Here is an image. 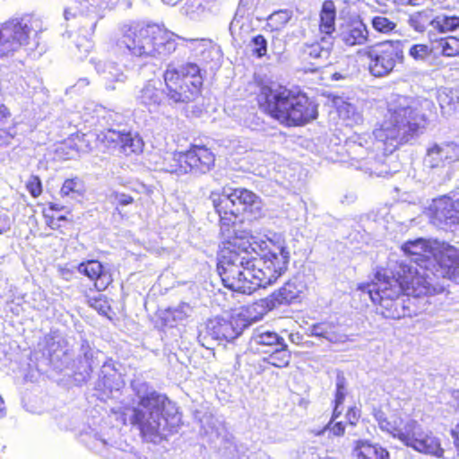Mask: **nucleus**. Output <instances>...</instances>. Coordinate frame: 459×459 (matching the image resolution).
I'll return each instance as SVG.
<instances>
[{
	"instance_id": "dca6fc26",
	"label": "nucleus",
	"mask_w": 459,
	"mask_h": 459,
	"mask_svg": "<svg viewBox=\"0 0 459 459\" xmlns=\"http://www.w3.org/2000/svg\"><path fill=\"white\" fill-rule=\"evenodd\" d=\"M97 140L103 152L117 151L125 157L139 155L144 149L143 138L133 131L106 129L98 134Z\"/></svg>"
},
{
	"instance_id": "a211bd4d",
	"label": "nucleus",
	"mask_w": 459,
	"mask_h": 459,
	"mask_svg": "<svg viewBox=\"0 0 459 459\" xmlns=\"http://www.w3.org/2000/svg\"><path fill=\"white\" fill-rule=\"evenodd\" d=\"M77 271L81 275L87 277L92 281L94 290L97 292H103L114 282L111 269L97 259L82 261L77 265Z\"/></svg>"
},
{
	"instance_id": "a19ab883",
	"label": "nucleus",
	"mask_w": 459,
	"mask_h": 459,
	"mask_svg": "<svg viewBox=\"0 0 459 459\" xmlns=\"http://www.w3.org/2000/svg\"><path fill=\"white\" fill-rule=\"evenodd\" d=\"M372 28L379 33L389 34L396 29V22L384 15H376L371 19Z\"/></svg>"
},
{
	"instance_id": "f03ea898",
	"label": "nucleus",
	"mask_w": 459,
	"mask_h": 459,
	"mask_svg": "<svg viewBox=\"0 0 459 459\" xmlns=\"http://www.w3.org/2000/svg\"><path fill=\"white\" fill-rule=\"evenodd\" d=\"M249 247L250 237L245 231L221 241L217 271L222 285L233 292L250 295L258 290Z\"/></svg>"
},
{
	"instance_id": "1a4fd4ad",
	"label": "nucleus",
	"mask_w": 459,
	"mask_h": 459,
	"mask_svg": "<svg viewBox=\"0 0 459 459\" xmlns=\"http://www.w3.org/2000/svg\"><path fill=\"white\" fill-rule=\"evenodd\" d=\"M440 277L442 278L439 269L429 265L401 264L396 272V282L403 295L413 298L442 293L445 286L439 282Z\"/></svg>"
},
{
	"instance_id": "2f4dec72",
	"label": "nucleus",
	"mask_w": 459,
	"mask_h": 459,
	"mask_svg": "<svg viewBox=\"0 0 459 459\" xmlns=\"http://www.w3.org/2000/svg\"><path fill=\"white\" fill-rule=\"evenodd\" d=\"M13 115L8 106L0 103V144H9L15 137L16 133L11 127H5L4 125L13 120ZM14 126H13V129Z\"/></svg>"
},
{
	"instance_id": "e433bc0d",
	"label": "nucleus",
	"mask_w": 459,
	"mask_h": 459,
	"mask_svg": "<svg viewBox=\"0 0 459 459\" xmlns=\"http://www.w3.org/2000/svg\"><path fill=\"white\" fill-rule=\"evenodd\" d=\"M437 43L443 56L448 57L459 56V39L457 37L440 38L437 40Z\"/></svg>"
},
{
	"instance_id": "72a5a7b5",
	"label": "nucleus",
	"mask_w": 459,
	"mask_h": 459,
	"mask_svg": "<svg viewBox=\"0 0 459 459\" xmlns=\"http://www.w3.org/2000/svg\"><path fill=\"white\" fill-rule=\"evenodd\" d=\"M46 225L53 230L65 233V230L72 224V220L65 215L54 212H43Z\"/></svg>"
},
{
	"instance_id": "864d4df0",
	"label": "nucleus",
	"mask_w": 459,
	"mask_h": 459,
	"mask_svg": "<svg viewBox=\"0 0 459 459\" xmlns=\"http://www.w3.org/2000/svg\"><path fill=\"white\" fill-rule=\"evenodd\" d=\"M165 4L169 5H174L178 3V0H162Z\"/></svg>"
},
{
	"instance_id": "9d476101",
	"label": "nucleus",
	"mask_w": 459,
	"mask_h": 459,
	"mask_svg": "<svg viewBox=\"0 0 459 459\" xmlns=\"http://www.w3.org/2000/svg\"><path fill=\"white\" fill-rule=\"evenodd\" d=\"M419 129L417 114L410 106L389 103L379 126L375 129V136L385 143L406 140Z\"/></svg>"
},
{
	"instance_id": "79ce46f5",
	"label": "nucleus",
	"mask_w": 459,
	"mask_h": 459,
	"mask_svg": "<svg viewBox=\"0 0 459 459\" xmlns=\"http://www.w3.org/2000/svg\"><path fill=\"white\" fill-rule=\"evenodd\" d=\"M252 55L256 58H262L267 55V40L264 35L258 34L251 39Z\"/></svg>"
},
{
	"instance_id": "39448f33",
	"label": "nucleus",
	"mask_w": 459,
	"mask_h": 459,
	"mask_svg": "<svg viewBox=\"0 0 459 459\" xmlns=\"http://www.w3.org/2000/svg\"><path fill=\"white\" fill-rule=\"evenodd\" d=\"M249 251L257 289L274 283L287 270L289 252L280 239L269 237L250 240Z\"/></svg>"
},
{
	"instance_id": "4be33fe9",
	"label": "nucleus",
	"mask_w": 459,
	"mask_h": 459,
	"mask_svg": "<svg viewBox=\"0 0 459 459\" xmlns=\"http://www.w3.org/2000/svg\"><path fill=\"white\" fill-rule=\"evenodd\" d=\"M429 217L446 225L459 223V199L453 200L448 195H441L433 199L429 207Z\"/></svg>"
},
{
	"instance_id": "7c9ffc66",
	"label": "nucleus",
	"mask_w": 459,
	"mask_h": 459,
	"mask_svg": "<svg viewBox=\"0 0 459 459\" xmlns=\"http://www.w3.org/2000/svg\"><path fill=\"white\" fill-rule=\"evenodd\" d=\"M292 18V12L288 9H281L272 13L266 19L265 30L270 32L282 30Z\"/></svg>"
},
{
	"instance_id": "4c0bfd02",
	"label": "nucleus",
	"mask_w": 459,
	"mask_h": 459,
	"mask_svg": "<svg viewBox=\"0 0 459 459\" xmlns=\"http://www.w3.org/2000/svg\"><path fill=\"white\" fill-rule=\"evenodd\" d=\"M255 342L258 345L268 347V350L280 347L285 344L284 339L274 332H263L256 335Z\"/></svg>"
},
{
	"instance_id": "412c9836",
	"label": "nucleus",
	"mask_w": 459,
	"mask_h": 459,
	"mask_svg": "<svg viewBox=\"0 0 459 459\" xmlns=\"http://www.w3.org/2000/svg\"><path fill=\"white\" fill-rule=\"evenodd\" d=\"M459 160V145L453 143H435L427 150L424 165L429 169L445 168Z\"/></svg>"
},
{
	"instance_id": "393cba45",
	"label": "nucleus",
	"mask_w": 459,
	"mask_h": 459,
	"mask_svg": "<svg viewBox=\"0 0 459 459\" xmlns=\"http://www.w3.org/2000/svg\"><path fill=\"white\" fill-rule=\"evenodd\" d=\"M86 138L87 134L81 132L72 134L61 143L57 151L66 156L87 152L91 150V145Z\"/></svg>"
},
{
	"instance_id": "c03bdc74",
	"label": "nucleus",
	"mask_w": 459,
	"mask_h": 459,
	"mask_svg": "<svg viewBox=\"0 0 459 459\" xmlns=\"http://www.w3.org/2000/svg\"><path fill=\"white\" fill-rule=\"evenodd\" d=\"M25 187L33 198L39 197L43 193V185L38 175H31L26 182Z\"/></svg>"
},
{
	"instance_id": "a878e982",
	"label": "nucleus",
	"mask_w": 459,
	"mask_h": 459,
	"mask_svg": "<svg viewBox=\"0 0 459 459\" xmlns=\"http://www.w3.org/2000/svg\"><path fill=\"white\" fill-rule=\"evenodd\" d=\"M353 455L357 459H389V452L385 448L367 440L355 442Z\"/></svg>"
},
{
	"instance_id": "20e7f679",
	"label": "nucleus",
	"mask_w": 459,
	"mask_h": 459,
	"mask_svg": "<svg viewBox=\"0 0 459 459\" xmlns=\"http://www.w3.org/2000/svg\"><path fill=\"white\" fill-rule=\"evenodd\" d=\"M373 416L383 431L399 439L405 446L437 457L443 455L444 449L439 439L431 433L424 432L417 420H403L398 411L387 413L382 408H375Z\"/></svg>"
},
{
	"instance_id": "6e6552de",
	"label": "nucleus",
	"mask_w": 459,
	"mask_h": 459,
	"mask_svg": "<svg viewBox=\"0 0 459 459\" xmlns=\"http://www.w3.org/2000/svg\"><path fill=\"white\" fill-rule=\"evenodd\" d=\"M174 34L158 23H136L123 36V43L136 56H158L176 50Z\"/></svg>"
},
{
	"instance_id": "5fc2aeb1",
	"label": "nucleus",
	"mask_w": 459,
	"mask_h": 459,
	"mask_svg": "<svg viewBox=\"0 0 459 459\" xmlns=\"http://www.w3.org/2000/svg\"><path fill=\"white\" fill-rule=\"evenodd\" d=\"M343 3L347 4L349 3L351 0H342Z\"/></svg>"
},
{
	"instance_id": "09e8293b",
	"label": "nucleus",
	"mask_w": 459,
	"mask_h": 459,
	"mask_svg": "<svg viewBox=\"0 0 459 459\" xmlns=\"http://www.w3.org/2000/svg\"><path fill=\"white\" fill-rule=\"evenodd\" d=\"M451 436L454 440V445L456 449L457 455L459 457V421L456 423L455 427L451 430Z\"/></svg>"
},
{
	"instance_id": "58836bf2",
	"label": "nucleus",
	"mask_w": 459,
	"mask_h": 459,
	"mask_svg": "<svg viewBox=\"0 0 459 459\" xmlns=\"http://www.w3.org/2000/svg\"><path fill=\"white\" fill-rule=\"evenodd\" d=\"M331 417L330 421L320 430H317V436L321 438H334L342 437L345 433V425L342 421L334 422Z\"/></svg>"
},
{
	"instance_id": "ea45409f",
	"label": "nucleus",
	"mask_w": 459,
	"mask_h": 459,
	"mask_svg": "<svg viewBox=\"0 0 459 459\" xmlns=\"http://www.w3.org/2000/svg\"><path fill=\"white\" fill-rule=\"evenodd\" d=\"M83 183L79 177L66 178L63 182L59 194L62 197L74 196L82 193Z\"/></svg>"
},
{
	"instance_id": "de8ad7c7",
	"label": "nucleus",
	"mask_w": 459,
	"mask_h": 459,
	"mask_svg": "<svg viewBox=\"0 0 459 459\" xmlns=\"http://www.w3.org/2000/svg\"><path fill=\"white\" fill-rule=\"evenodd\" d=\"M11 229V222L8 216H0V234L9 231Z\"/></svg>"
},
{
	"instance_id": "f3484780",
	"label": "nucleus",
	"mask_w": 459,
	"mask_h": 459,
	"mask_svg": "<svg viewBox=\"0 0 459 459\" xmlns=\"http://www.w3.org/2000/svg\"><path fill=\"white\" fill-rule=\"evenodd\" d=\"M240 321L238 316H230L229 319L211 318L206 322L204 337L219 342H230L242 333L243 326Z\"/></svg>"
},
{
	"instance_id": "4468645a",
	"label": "nucleus",
	"mask_w": 459,
	"mask_h": 459,
	"mask_svg": "<svg viewBox=\"0 0 459 459\" xmlns=\"http://www.w3.org/2000/svg\"><path fill=\"white\" fill-rule=\"evenodd\" d=\"M307 292V287L303 281L292 278L277 290L249 306L248 309L257 312L256 315L251 317V320L258 321L262 319L265 314L277 307L300 302L306 297Z\"/></svg>"
},
{
	"instance_id": "2eb2a0df",
	"label": "nucleus",
	"mask_w": 459,
	"mask_h": 459,
	"mask_svg": "<svg viewBox=\"0 0 459 459\" xmlns=\"http://www.w3.org/2000/svg\"><path fill=\"white\" fill-rule=\"evenodd\" d=\"M27 16L11 17L0 23V58L7 57L30 44L32 32Z\"/></svg>"
},
{
	"instance_id": "6ab92c4d",
	"label": "nucleus",
	"mask_w": 459,
	"mask_h": 459,
	"mask_svg": "<svg viewBox=\"0 0 459 459\" xmlns=\"http://www.w3.org/2000/svg\"><path fill=\"white\" fill-rule=\"evenodd\" d=\"M340 40L346 47L363 46L369 40V31L359 15L348 17L340 25Z\"/></svg>"
},
{
	"instance_id": "f8f14e48",
	"label": "nucleus",
	"mask_w": 459,
	"mask_h": 459,
	"mask_svg": "<svg viewBox=\"0 0 459 459\" xmlns=\"http://www.w3.org/2000/svg\"><path fill=\"white\" fill-rule=\"evenodd\" d=\"M167 402V396L156 391L140 397L139 407L132 409L130 423L138 429L142 437H156L160 435V419Z\"/></svg>"
},
{
	"instance_id": "8fccbe9b",
	"label": "nucleus",
	"mask_w": 459,
	"mask_h": 459,
	"mask_svg": "<svg viewBox=\"0 0 459 459\" xmlns=\"http://www.w3.org/2000/svg\"><path fill=\"white\" fill-rule=\"evenodd\" d=\"M63 209H64L63 205H61L59 204H56V203L50 202V203L48 204V207L43 210L42 213L43 212L58 213Z\"/></svg>"
},
{
	"instance_id": "f704fd0d",
	"label": "nucleus",
	"mask_w": 459,
	"mask_h": 459,
	"mask_svg": "<svg viewBox=\"0 0 459 459\" xmlns=\"http://www.w3.org/2000/svg\"><path fill=\"white\" fill-rule=\"evenodd\" d=\"M348 394L346 382L343 377H339L336 383V391L334 394L333 420H336L342 413V404Z\"/></svg>"
},
{
	"instance_id": "aec40b11",
	"label": "nucleus",
	"mask_w": 459,
	"mask_h": 459,
	"mask_svg": "<svg viewBox=\"0 0 459 459\" xmlns=\"http://www.w3.org/2000/svg\"><path fill=\"white\" fill-rule=\"evenodd\" d=\"M336 7L332 0H325L323 2L322 8L319 13L320 19L318 23V30L321 37L320 40L325 45L320 48L317 53V57L322 54H329L333 45V33L335 32V21H336Z\"/></svg>"
},
{
	"instance_id": "37998d69",
	"label": "nucleus",
	"mask_w": 459,
	"mask_h": 459,
	"mask_svg": "<svg viewBox=\"0 0 459 459\" xmlns=\"http://www.w3.org/2000/svg\"><path fill=\"white\" fill-rule=\"evenodd\" d=\"M409 55L416 61H423L432 55V48L427 44H414L410 48Z\"/></svg>"
},
{
	"instance_id": "a18cd8bd",
	"label": "nucleus",
	"mask_w": 459,
	"mask_h": 459,
	"mask_svg": "<svg viewBox=\"0 0 459 459\" xmlns=\"http://www.w3.org/2000/svg\"><path fill=\"white\" fill-rule=\"evenodd\" d=\"M111 198L117 206H126L132 204L134 202L133 196L120 192H113L111 194Z\"/></svg>"
},
{
	"instance_id": "c9c22d12",
	"label": "nucleus",
	"mask_w": 459,
	"mask_h": 459,
	"mask_svg": "<svg viewBox=\"0 0 459 459\" xmlns=\"http://www.w3.org/2000/svg\"><path fill=\"white\" fill-rule=\"evenodd\" d=\"M317 79L320 81V83L325 86H329L331 82L345 78V76L338 72L331 64L325 66H317Z\"/></svg>"
},
{
	"instance_id": "7ed1b4c3",
	"label": "nucleus",
	"mask_w": 459,
	"mask_h": 459,
	"mask_svg": "<svg viewBox=\"0 0 459 459\" xmlns=\"http://www.w3.org/2000/svg\"><path fill=\"white\" fill-rule=\"evenodd\" d=\"M218 215L221 235H228L238 225L251 223L264 216V202L254 191L235 187L229 194L212 191L209 196Z\"/></svg>"
},
{
	"instance_id": "423d86ee",
	"label": "nucleus",
	"mask_w": 459,
	"mask_h": 459,
	"mask_svg": "<svg viewBox=\"0 0 459 459\" xmlns=\"http://www.w3.org/2000/svg\"><path fill=\"white\" fill-rule=\"evenodd\" d=\"M401 250L417 264L416 266L438 268L442 278L459 284V249L454 246L442 243L433 248L428 240L419 238L405 241Z\"/></svg>"
},
{
	"instance_id": "473e14b6",
	"label": "nucleus",
	"mask_w": 459,
	"mask_h": 459,
	"mask_svg": "<svg viewBox=\"0 0 459 459\" xmlns=\"http://www.w3.org/2000/svg\"><path fill=\"white\" fill-rule=\"evenodd\" d=\"M459 29V16L439 14L435 16L434 30L440 34L455 31Z\"/></svg>"
},
{
	"instance_id": "0eeeda50",
	"label": "nucleus",
	"mask_w": 459,
	"mask_h": 459,
	"mask_svg": "<svg viewBox=\"0 0 459 459\" xmlns=\"http://www.w3.org/2000/svg\"><path fill=\"white\" fill-rule=\"evenodd\" d=\"M162 80L169 105L188 104L202 94L204 77L201 68L194 62L169 63L162 73Z\"/></svg>"
},
{
	"instance_id": "b1692460",
	"label": "nucleus",
	"mask_w": 459,
	"mask_h": 459,
	"mask_svg": "<svg viewBox=\"0 0 459 459\" xmlns=\"http://www.w3.org/2000/svg\"><path fill=\"white\" fill-rule=\"evenodd\" d=\"M359 290H367L369 298H374V293H377L381 297L386 296L388 298H403V292L401 287L394 280H378L377 282L367 283L363 286H359Z\"/></svg>"
},
{
	"instance_id": "f257e3e1",
	"label": "nucleus",
	"mask_w": 459,
	"mask_h": 459,
	"mask_svg": "<svg viewBox=\"0 0 459 459\" xmlns=\"http://www.w3.org/2000/svg\"><path fill=\"white\" fill-rule=\"evenodd\" d=\"M254 95L261 113L285 127L301 126L315 117L311 101L299 91L259 82Z\"/></svg>"
},
{
	"instance_id": "ddd939ff",
	"label": "nucleus",
	"mask_w": 459,
	"mask_h": 459,
	"mask_svg": "<svg viewBox=\"0 0 459 459\" xmlns=\"http://www.w3.org/2000/svg\"><path fill=\"white\" fill-rule=\"evenodd\" d=\"M359 54L368 59V71L375 77L390 74L403 59V52L398 40L386 39L368 45Z\"/></svg>"
},
{
	"instance_id": "49530a36",
	"label": "nucleus",
	"mask_w": 459,
	"mask_h": 459,
	"mask_svg": "<svg viewBox=\"0 0 459 459\" xmlns=\"http://www.w3.org/2000/svg\"><path fill=\"white\" fill-rule=\"evenodd\" d=\"M347 423L351 426H356L360 418V410L356 406H351L345 413Z\"/></svg>"
},
{
	"instance_id": "cd10ccee",
	"label": "nucleus",
	"mask_w": 459,
	"mask_h": 459,
	"mask_svg": "<svg viewBox=\"0 0 459 459\" xmlns=\"http://www.w3.org/2000/svg\"><path fill=\"white\" fill-rule=\"evenodd\" d=\"M94 291H96L94 287L82 291L84 302L88 307L97 311L100 315L108 316L112 310L109 299L108 296L101 294L100 292L93 294Z\"/></svg>"
},
{
	"instance_id": "5701e85b",
	"label": "nucleus",
	"mask_w": 459,
	"mask_h": 459,
	"mask_svg": "<svg viewBox=\"0 0 459 459\" xmlns=\"http://www.w3.org/2000/svg\"><path fill=\"white\" fill-rule=\"evenodd\" d=\"M372 302L379 306L381 315L385 318L400 319L410 316L409 309L404 306L403 298H381L377 292L374 293V298H370Z\"/></svg>"
},
{
	"instance_id": "9b49d317",
	"label": "nucleus",
	"mask_w": 459,
	"mask_h": 459,
	"mask_svg": "<svg viewBox=\"0 0 459 459\" xmlns=\"http://www.w3.org/2000/svg\"><path fill=\"white\" fill-rule=\"evenodd\" d=\"M215 154L204 144H189L185 151L174 152L165 160L163 170L177 176L204 175L215 166Z\"/></svg>"
},
{
	"instance_id": "603ef678",
	"label": "nucleus",
	"mask_w": 459,
	"mask_h": 459,
	"mask_svg": "<svg viewBox=\"0 0 459 459\" xmlns=\"http://www.w3.org/2000/svg\"><path fill=\"white\" fill-rule=\"evenodd\" d=\"M4 415V400L0 396V419L3 418Z\"/></svg>"
},
{
	"instance_id": "c85d7f7f",
	"label": "nucleus",
	"mask_w": 459,
	"mask_h": 459,
	"mask_svg": "<svg viewBox=\"0 0 459 459\" xmlns=\"http://www.w3.org/2000/svg\"><path fill=\"white\" fill-rule=\"evenodd\" d=\"M267 356L263 357L262 360L268 366L282 368L290 364L291 354L287 348V344L271 350H264Z\"/></svg>"
},
{
	"instance_id": "3c124183",
	"label": "nucleus",
	"mask_w": 459,
	"mask_h": 459,
	"mask_svg": "<svg viewBox=\"0 0 459 459\" xmlns=\"http://www.w3.org/2000/svg\"><path fill=\"white\" fill-rule=\"evenodd\" d=\"M91 1H92L91 4L98 6V7L107 6L111 2V0H91Z\"/></svg>"
},
{
	"instance_id": "bb28decb",
	"label": "nucleus",
	"mask_w": 459,
	"mask_h": 459,
	"mask_svg": "<svg viewBox=\"0 0 459 459\" xmlns=\"http://www.w3.org/2000/svg\"><path fill=\"white\" fill-rule=\"evenodd\" d=\"M138 99L146 107H160L166 100L165 87L160 89L152 81H148L140 91Z\"/></svg>"
},
{
	"instance_id": "c756f323",
	"label": "nucleus",
	"mask_w": 459,
	"mask_h": 459,
	"mask_svg": "<svg viewBox=\"0 0 459 459\" xmlns=\"http://www.w3.org/2000/svg\"><path fill=\"white\" fill-rule=\"evenodd\" d=\"M432 8H425L410 15L409 25L417 32L423 33L429 26L434 29L435 16Z\"/></svg>"
}]
</instances>
